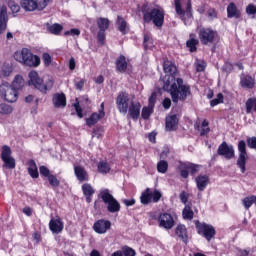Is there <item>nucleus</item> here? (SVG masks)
<instances>
[{
  "label": "nucleus",
  "mask_w": 256,
  "mask_h": 256,
  "mask_svg": "<svg viewBox=\"0 0 256 256\" xmlns=\"http://www.w3.org/2000/svg\"><path fill=\"white\" fill-rule=\"evenodd\" d=\"M163 70L165 73H168L162 79L163 90L170 93L173 103L185 101V99L191 95V86H189V84H184L183 79L175 78L177 66H175L173 62L165 60Z\"/></svg>",
  "instance_id": "obj_1"
},
{
  "label": "nucleus",
  "mask_w": 256,
  "mask_h": 256,
  "mask_svg": "<svg viewBox=\"0 0 256 256\" xmlns=\"http://www.w3.org/2000/svg\"><path fill=\"white\" fill-rule=\"evenodd\" d=\"M28 85L29 87H33L40 91V93H47V91H51L53 89V85L55 81L53 78H48L45 82L39 77V73L37 71H30L28 73Z\"/></svg>",
  "instance_id": "obj_2"
},
{
  "label": "nucleus",
  "mask_w": 256,
  "mask_h": 256,
  "mask_svg": "<svg viewBox=\"0 0 256 256\" xmlns=\"http://www.w3.org/2000/svg\"><path fill=\"white\" fill-rule=\"evenodd\" d=\"M15 61L25 65V67H39L41 65V58L37 55H33L31 50L23 48L20 52L14 53Z\"/></svg>",
  "instance_id": "obj_3"
},
{
  "label": "nucleus",
  "mask_w": 256,
  "mask_h": 256,
  "mask_svg": "<svg viewBox=\"0 0 256 256\" xmlns=\"http://www.w3.org/2000/svg\"><path fill=\"white\" fill-rule=\"evenodd\" d=\"M175 11L180 15L184 25H191L193 14L191 13V0H175Z\"/></svg>",
  "instance_id": "obj_4"
},
{
  "label": "nucleus",
  "mask_w": 256,
  "mask_h": 256,
  "mask_svg": "<svg viewBox=\"0 0 256 256\" xmlns=\"http://www.w3.org/2000/svg\"><path fill=\"white\" fill-rule=\"evenodd\" d=\"M98 197L102 199L103 203L106 205L108 213H119V211H121V203L115 199L109 189H101Z\"/></svg>",
  "instance_id": "obj_5"
},
{
  "label": "nucleus",
  "mask_w": 256,
  "mask_h": 256,
  "mask_svg": "<svg viewBox=\"0 0 256 256\" xmlns=\"http://www.w3.org/2000/svg\"><path fill=\"white\" fill-rule=\"evenodd\" d=\"M143 20L144 23H154L155 27H163L165 23V10L161 7H156L150 12L143 11Z\"/></svg>",
  "instance_id": "obj_6"
},
{
  "label": "nucleus",
  "mask_w": 256,
  "mask_h": 256,
  "mask_svg": "<svg viewBox=\"0 0 256 256\" xmlns=\"http://www.w3.org/2000/svg\"><path fill=\"white\" fill-rule=\"evenodd\" d=\"M198 37L202 45H213L219 41V33L213 28H200L198 29Z\"/></svg>",
  "instance_id": "obj_7"
},
{
  "label": "nucleus",
  "mask_w": 256,
  "mask_h": 256,
  "mask_svg": "<svg viewBox=\"0 0 256 256\" xmlns=\"http://www.w3.org/2000/svg\"><path fill=\"white\" fill-rule=\"evenodd\" d=\"M0 97L7 103H15L19 99V92L8 82L0 85Z\"/></svg>",
  "instance_id": "obj_8"
},
{
  "label": "nucleus",
  "mask_w": 256,
  "mask_h": 256,
  "mask_svg": "<svg viewBox=\"0 0 256 256\" xmlns=\"http://www.w3.org/2000/svg\"><path fill=\"white\" fill-rule=\"evenodd\" d=\"M195 227L198 235L205 237L208 241H211L215 237V227L205 222L195 221Z\"/></svg>",
  "instance_id": "obj_9"
},
{
  "label": "nucleus",
  "mask_w": 256,
  "mask_h": 256,
  "mask_svg": "<svg viewBox=\"0 0 256 256\" xmlns=\"http://www.w3.org/2000/svg\"><path fill=\"white\" fill-rule=\"evenodd\" d=\"M131 101L133 100H131L129 93L120 92L116 97V106L119 113H122V115H127V112L129 111V106L131 105Z\"/></svg>",
  "instance_id": "obj_10"
},
{
  "label": "nucleus",
  "mask_w": 256,
  "mask_h": 256,
  "mask_svg": "<svg viewBox=\"0 0 256 256\" xmlns=\"http://www.w3.org/2000/svg\"><path fill=\"white\" fill-rule=\"evenodd\" d=\"M1 159L3 161V167L5 169H15L17 167V163L15 162V158L11 156V148L7 145L2 147Z\"/></svg>",
  "instance_id": "obj_11"
},
{
  "label": "nucleus",
  "mask_w": 256,
  "mask_h": 256,
  "mask_svg": "<svg viewBox=\"0 0 256 256\" xmlns=\"http://www.w3.org/2000/svg\"><path fill=\"white\" fill-rule=\"evenodd\" d=\"M238 151H239V157L237 160V165L241 169V173H245L246 171L245 165H247V143H245V141L243 140L239 141Z\"/></svg>",
  "instance_id": "obj_12"
},
{
  "label": "nucleus",
  "mask_w": 256,
  "mask_h": 256,
  "mask_svg": "<svg viewBox=\"0 0 256 256\" xmlns=\"http://www.w3.org/2000/svg\"><path fill=\"white\" fill-rule=\"evenodd\" d=\"M103 117H105V102L101 103L98 112L92 113L90 117L86 119V125L88 127H93V125H97Z\"/></svg>",
  "instance_id": "obj_13"
},
{
  "label": "nucleus",
  "mask_w": 256,
  "mask_h": 256,
  "mask_svg": "<svg viewBox=\"0 0 256 256\" xmlns=\"http://www.w3.org/2000/svg\"><path fill=\"white\" fill-rule=\"evenodd\" d=\"M159 227L163 229H173L175 227V219L170 213H160L158 216Z\"/></svg>",
  "instance_id": "obj_14"
},
{
  "label": "nucleus",
  "mask_w": 256,
  "mask_h": 256,
  "mask_svg": "<svg viewBox=\"0 0 256 256\" xmlns=\"http://www.w3.org/2000/svg\"><path fill=\"white\" fill-rule=\"evenodd\" d=\"M217 154L229 161L235 157V148H233V145L227 144V142H222L218 147Z\"/></svg>",
  "instance_id": "obj_15"
},
{
  "label": "nucleus",
  "mask_w": 256,
  "mask_h": 256,
  "mask_svg": "<svg viewBox=\"0 0 256 256\" xmlns=\"http://www.w3.org/2000/svg\"><path fill=\"white\" fill-rule=\"evenodd\" d=\"M111 229V221L100 219L96 221L93 225V230L95 233H98V235H105Z\"/></svg>",
  "instance_id": "obj_16"
},
{
  "label": "nucleus",
  "mask_w": 256,
  "mask_h": 256,
  "mask_svg": "<svg viewBox=\"0 0 256 256\" xmlns=\"http://www.w3.org/2000/svg\"><path fill=\"white\" fill-rule=\"evenodd\" d=\"M49 229L52 231V233L59 235V233H62L63 229H65V224L63 223V220L57 216L56 218H52L50 220Z\"/></svg>",
  "instance_id": "obj_17"
},
{
  "label": "nucleus",
  "mask_w": 256,
  "mask_h": 256,
  "mask_svg": "<svg viewBox=\"0 0 256 256\" xmlns=\"http://www.w3.org/2000/svg\"><path fill=\"white\" fill-rule=\"evenodd\" d=\"M52 102L56 109H65L67 107V97L64 93H55L52 97Z\"/></svg>",
  "instance_id": "obj_18"
},
{
  "label": "nucleus",
  "mask_w": 256,
  "mask_h": 256,
  "mask_svg": "<svg viewBox=\"0 0 256 256\" xmlns=\"http://www.w3.org/2000/svg\"><path fill=\"white\" fill-rule=\"evenodd\" d=\"M127 113L134 121H137L141 115V103L132 100L130 102V106L128 107Z\"/></svg>",
  "instance_id": "obj_19"
},
{
  "label": "nucleus",
  "mask_w": 256,
  "mask_h": 256,
  "mask_svg": "<svg viewBox=\"0 0 256 256\" xmlns=\"http://www.w3.org/2000/svg\"><path fill=\"white\" fill-rule=\"evenodd\" d=\"M9 17L7 16V6H2L0 10V35H3L7 31V23Z\"/></svg>",
  "instance_id": "obj_20"
},
{
  "label": "nucleus",
  "mask_w": 256,
  "mask_h": 256,
  "mask_svg": "<svg viewBox=\"0 0 256 256\" xmlns=\"http://www.w3.org/2000/svg\"><path fill=\"white\" fill-rule=\"evenodd\" d=\"M240 86L242 89H253L255 87V78H253L251 75H241Z\"/></svg>",
  "instance_id": "obj_21"
},
{
  "label": "nucleus",
  "mask_w": 256,
  "mask_h": 256,
  "mask_svg": "<svg viewBox=\"0 0 256 256\" xmlns=\"http://www.w3.org/2000/svg\"><path fill=\"white\" fill-rule=\"evenodd\" d=\"M74 173L78 181L83 183V181H89V173L82 166H74Z\"/></svg>",
  "instance_id": "obj_22"
},
{
  "label": "nucleus",
  "mask_w": 256,
  "mask_h": 256,
  "mask_svg": "<svg viewBox=\"0 0 256 256\" xmlns=\"http://www.w3.org/2000/svg\"><path fill=\"white\" fill-rule=\"evenodd\" d=\"M195 183L198 191H203L207 189V185H209V176L199 175L195 178Z\"/></svg>",
  "instance_id": "obj_23"
},
{
  "label": "nucleus",
  "mask_w": 256,
  "mask_h": 256,
  "mask_svg": "<svg viewBox=\"0 0 256 256\" xmlns=\"http://www.w3.org/2000/svg\"><path fill=\"white\" fill-rule=\"evenodd\" d=\"M179 123V118L177 115H171L166 117V131H175Z\"/></svg>",
  "instance_id": "obj_24"
},
{
  "label": "nucleus",
  "mask_w": 256,
  "mask_h": 256,
  "mask_svg": "<svg viewBox=\"0 0 256 256\" xmlns=\"http://www.w3.org/2000/svg\"><path fill=\"white\" fill-rule=\"evenodd\" d=\"M20 6L24 11L33 12L37 11V1L35 0H21Z\"/></svg>",
  "instance_id": "obj_25"
},
{
  "label": "nucleus",
  "mask_w": 256,
  "mask_h": 256,
  "mask_svg": "<svg viewBox=\"0 0 256 256\" xmlns=\"http://www.w3.org/2000/svg\"><path fill=\"white\" fill-rule=\"evenodd\" d=\"M28 173L32 179L39 178V170L37 169V163H35V160L28 161Z\"/></svg>",
  "instance_id": "obj_26"
},
{
  "label": "nucleus",
  "mask_w": 256,
  "mask_h": 256,
  "mask_svg": "<svg viewBox=\"0 0 256 256\" xmlns=\"http://www.w3.org/2000/svg\"><path fill=\"white\" fill-rule=\"evenodd\" d=\"M82 191L86 197L87 203H91V197H93V195L95 194V190L93 189V186H91V184L89 183H85L82 186Z\"/></svg>",
  "instance_id": "obj_27"
},
{
  "label": "nucleus",
  "mask_w": 256,
  "mask_h": 256,
  "mask_svg": "<svg viewBox=\"0 0 256 256\" xmlns=\"http://www.w3.org/2000/svg\"><path fill=\"white\" fill-rule=\"evenodd\" d=\"M227 15L230 19H232V17L239 19L241 17V11L237 9L235 3H230L227 7Z\"/></svg>",
  "instance_id": "obj_28"
},
{
  "label": "nucleus",
  "mask_w": 256,
  "mask_h": 256,
  "mask_svg": "<svg viewBox=\"0 0 256 256\" xmlns=\"http://www.w3.org/2000/svg\"><path fill=\"white\" fill-rule=\"evenodd\" d=\"M116 69L119 73H125L127 71V59L125 56H120L116 60Z\"/></svg>",
  "instance_id": "obj_29"
},
{
  "label": "nucleus",
  "mask_w": 256,
  "mask_h": 256,
  "mask_svg": "<svg viewBox=\"0 0 256 256\" xmlns=\"http://www.w3.org/2000/svg\"><path fill=\"white\" fill-rule=\"evenodd\" d=\"M97 169L101 175H107L111 171V165H109V162L102 160L97 164Z\"/></svg>",
  "instance_id": "obj_30"
},
{
  "label": "nucleus",
  "mask_w": 256,
  "mask_h": 256,
  "mask_svg": "<svg viewBox=\"0 0 256 256\" xmlns=\"http://www.w3.org/2000/svg\"><path fill=\"white\" fill-rule=\"evenodd\" d=\"M12 87H14L16 91L23 89V87H25V79H23V76L16 75L12 81Z\"/></svg>",
  "instance_id": "obj_31"
},
{
  "label": "nucleus",
  "mask_w": 256,
  "mask_h": 256,
  "mask_svg": "<svg viewBox=\"0 0 256 256\" xmlns=\"http://www.w3.org/2000/svg\"><path fill=\"white\" fill-rule=\"evenodd\" d=\"M140 201L142 205H149V203H151V189L147 188L144 192H142L140 196Z\"/></svg>",
  "instance_id": "obj_32"
},
{
  "label": "nucleus",
  "mask_w": 256,
  "mask_h": 256,
  "mask_svg": "<svg viewBox=\"0 0 256 256\" xmlns=\"http://www.w3.org/2000/svg\"><path fill=\"white\" fill-rule=\"evenodd\" d=\"M144 49L153 51V48L155 47V43L153 42V37L149 34L144 35Z\"/></svg>",
  "instance_id": "obj_33"
},
{
  "label": "nucleus",
  "mask_w": 256,
  "mask_h": 256,
  "mask_svg": "<svg viewBox=\"0 0 256 256\" xmlns=\"http://www.w3.org/2000/svg\"><path fill=\"white\" fill-rule=\"evenodd\" d=\"M13 73V66L10 64H4L0 70V79L9 77Z\"/></svg>",
  "instance_id": "obj_34"
},
{
  "label": "nucleus",
  "mask_w": 256,
  "mask_h": 256,
  "mask_svg": "<svg viewBox=\"0 0 256 256\" xmlns=\"http://www.w3.org/2000/svg\"><path fill=\"white\" fill-rule=\"evenodd\" d=\"M176 235L184 242L187 241V227L183 224L178 225L176 228Z\"/></svg>",
  "instance_id": "obj_35"
},
{
  "label": "nucleus",
  "mask_w": 256,
  "mask_h": 256,
  "mask_svg": "<svg viewBox=\"0 0 256 256\" xmlns=\"http://www.w3.org/2000/svg\"><path fill=\"white\" fill-rule=\"evenodd\" d=\"M109 19L100 17L97 19V26L99 31H107L109 29Z\"/></svg>",
  "instance_id": "obj_36"
},
{
  "label": "nucleus",
  "mask_w": 256,
  "mask_h": 256,
  "mask_svg": "<svg viewBox=\"0 0 256 256\" xmlns=\"http://www.w3.org/2000/svg\"><path fill=\"white\" fill-rule=\"evenodd\" d=\"M182 167L183 169H188V171H190L192 175H195V173L199 171L201 165L185 162V163H182Z\"/></svg>",
  "instance_id": "obj_37"
},
{
  "label": "nucleus",
  "mask_w": 256,
  "mask_h": 256,
  "mask_svg": "<svg viewBox=\"0 0 256 256\" xmlns=\"http://www.w3.org/2000/svg\"><path fill=\"white\" fill-rule=\"evenodd\" d=\"M11 113H13L12 105L6 103L0 104V115H11Z\"/></svg>",
  "instance_id": "obj_38"
},
{
  "label": "nucleus",
  "mask_w": 256,
  "mask_h": 256,
  "mask_svg": "<svg viewBox=\"0 0 256 256\" xmlns=\"http://www.w3.org/2000/svg\"><path fill=\"white\" fill-rule=\"evenodd\" d=\"M117 25H118V29L121 33L125 34L127 33L126 29H127V21H125V19H123V17L118 16L117 17Z\"/></svg>",
  "instance_id": "obj_39"
},
{
  "label": "nucleus",
  "mask_w": 256,
  "mask_h": 256,
  "mask_svg": "<svg viewBox=\"0 0 256 256\" xmlns=\"http://www.w3.org/2000/svg\"><path fill=\"white\" fill-rule=\"evenodd\" d=\"M199 44V40L195 38H191L186 42V47L190 49L191 53H194V51H197V45Z\"/></svg>",
  "instance_id": "obj_40"
},
{
  "label": "nucleus",
  "mask_w": 256,
  "mask_h": 256,
  "mask_svg": "<svg viewBox=\"0 0 256 256\" xmlns=\"http://www.w3.org/2000/svg\"><path fill=\"white\" fill-rule=\"evenodd\" d=\"M167 169H169V163L165 160H161L157 164L158 173H167Z\"/></svg>",
  "instance_id": "obj_41"
},
{
  "label": "nucleus",
  "mask_w": 256,
  "mask_h": 256,
  "mask_svg": "<svg viewBox=\"0 0 256 256\" xmlns=\"http://www.w3.org/2000/svg\"><path fill=\"white\" fill-rule=\"evenodd\" d=\"M122 253V256H135L137 255V253L135 252V249L125 245L122 247V249L120 250Z\"/></svg>",
  "instance_id": "obj_42"
},
{
  "label": "nucleus",
  "mask_w": 256,
  "mask_h": 256,
  "mask_svg": "<svg viewBox=\"0 0 256 256\" xmlns=\"http://www.w3.org/2000/svg\"><path fill=\"white\" fill-rule=\"evenodd\" d=\"M182 215H183L184 219H188L189 221H191V219H193V216L195 215V213L189 206H185L182 211Z\"/></svg>",
  "instance_id": "obj_43"
},
{
  "label": "nucleus",
  "mask_w": 256,
  "mask_h": 256,
  "mask_svg": "<svg viewBox=\"0 0 256 256\" xmlns=\"http://www.w3.org/2000/svg\"><path fill=\"white\" fill-rule=\"evenodd\" d=\"M254 202H253V195L245 197L242 200V205L243 207L246 209V211H249V209H251V207L253 206Z\"/></svg>",
  "instance_id": "obj_44"
},
{
  "label": "nucleus",
  "mask_w": 256,
  "mask_h": 256,
  "mask_svg": "<svg viewBox=\"0 0 256 256\" xmlns=\"http://www.w3.org/2000/svg\"><path fill=\"white\" fill-rule=\"evenodd\" d=\"M7 5L12 13H19V11H21V6H19L15 0H8Z\"/></svg>",
  "instance_id": "obj_45"
},
{
  "label": "nucleus",
  "mask_w": 256,
  "mask_h": 256,
  "mask_svg": "<svg viewBox=\"0 0 256 256\" xmlns=\"http://www.w3.org/2000/svg\"><path fill=\"white\" fill-rule=\"evenodd\" d=\"M153 114V108L151 106H145L142 109V119H149L151 115Z\"/></svg>",
  "instance_id": "obj_46"
},
{
  "label": "nucleus",
  "mask_w": 256,
  "mask_h": 256,
  "mask_svg": "<svg viewBox=\"0 0 256 256\" xmlns=\"http://www.w3.org/2000/svg\"><path fill=\"white\" fill-rule=\"evenodd\" d=\"M195 67H196V71L198 73H201L203 71H205L206 67H207V63H205V61L203 60H196L195 62Z\"/></svg>",
  "instance_id": "obj_47"
},
{
  "label": "nucleus",
  "mask_w": 256,
  "mask_h": 256,
  "mask_svg": "<svg viewBox=\"0 0 256 256\" xmlns=\"http://www.w3.org/2000/svg\"><path fill=\"white\" fill-rule=\"evenodd\" d=\"M49 31L53 35H59V33L63 31V26H61V24H53L52 26L49 27Z\"/></svg>",
  "instance_id": "obj_48"
},
{
  "label": "nucleus",
  "mask_w": 256,
  "mask_h": 256,
  "mask_svg": "<svg viewBox=\"0 0 256 256\" xmlns=\"http://www.w3.org/2000/svg\"><path fill=\"white\" fill-rule=\"evenodd\" d=\"M256 99L250 98L246 101V113H251L253 111V107H255Z\"/></svg>",
  "instance_id": "obj_49"
},
{
  "label": "nucleus",
  "mask_w": 256,
  "mask_h": 256,
  "mask_svg": "<svg viewBox=\"0 0 256 256\" xmlns=\"http://www.w3.org/2000/svg\"><path fill=\"white\" fill-rule=\"evenodd\" d=\"M49 184L51 187H59V179H57V176L51 174L50 176L47 177Z\"/></svg>",
  "instance_id": "obj_50"
},
{
  "label": "nucleus",
  "mask_w": 256,
  "mask_h": 256,
  "mask_svg": "<svg viewBox=\"0 0 256 256\" xmlns=\"http://www.w3.org/2000/svg\"><path fill=\"white\" fill-rule=\"evenodd\" d=\"M209 122H207V120H204L202 122V126H201V131H200V135L201 136H205L209 134Z\"/></svg>",
  "instance_id": "obj_51"
},
{
  "label": "nucleus",
  "mask_w": 256,
  "mask_h": 256,
  "mask_svg": "<svg viewBox=\"0 0 256 256\" xmlns=\"http://www.w3.org/2000/svg\"><path fill=\"white\" fill-rule=\"evenodd\" d=\"M219 103H223V94L219 93L216 98L210 101L211 107H217Z\"/></svg>",
  "instance_id": "obj_52"
},
{
  "label": "nucleus",
  "mask_w": 256,
  "mask_h": 256,
  "mask_svg": "<svg viewBox=\"0 0 256 256\" xmlns=\"http://www.w3.org/2000/svg\"><path fill=\"white\" fill-rule=\"evenodd\" d=\"M161 192L159 190H154L153 192H151V199L153 201V203H159V201L161 200Z\"/></svg>",
  "instance_id": "obj_53"
},
{
  "label": "nucleus",
  "mask_w": 256,
  "mask_h": 256,
  "mask_svg": "<svg viewBox=\"0 0 256 256\" xmlns=\"http://www.w3.org/2000/svg\"><path fill=\"white\" fill-rule=\"evenodd\" d=\"M64 35L67 37V36H71V37H75L76 36H79L81 35V31L77 28H72L70 30H67L64 32Z\"/></svg>",
  "instance_id": "obj_54"
},
{
  "label": "nucleus",
  "mask_w": 256,
  "mask_h": 256,
  "mask_svg": "<svg viewBox=\"0 0 256 256\" xmlns=\"http://www.w3.org/2000/svg\"><path fill=\"white\" fill-rule=\"evenodd\" d=\"M49 1L51 0H36L38 10L43 11L49 5Z\"/></svg>",
  "instance_id": "obj_55"
},
{
  "label": "nucleus",
  "mask_w": 256,
  "mask_h": 256,
  "mask_svg": "<svg viewBox=\"0 0 256 256\" xmlns=\"http://www.w3.org/2000/svg\"><path fill=\"white\" fill-rule=\"evenodd\" d=\"M39 171H40V175H42V177L48 178L51 175V171H49V168H47V166H40Z\"/></svg>",
  "instance_id": "obj_56"
},
{
  "label": "nucleus",
  "mask_w": 256,
  "mask_h": 256,
  "mask_svg": "<svg viewBox=\"0 0 256 256\" xmlns=\"http://www.w3.org/2000/svg\"><path fill=\"white\" fill-rule=\"evenodd\" d=\"M74 84H75L76 89L81 91V89H83V87H85V80H83L81 78H76L74 80Z\"/></svg>",
  "instance_id": "obj_57"
},
{
  "label": "nucleus",
  "mask_w": 256,
  "mask_h": 256,
  "mask_svg": "<svg viewBox=\"0 0 256 256\" xmlns=\"http://www.w3.org/2000/svg\"><path fill=\"white\" fill-rule=\"evenodd\" d=\"M42 60H43V63L46 67H49V65H51V55L49 53H44L42 55Z\"/></svg>",
  "instance_id": "obj_58"
},
{
  "label": "nucleus",
  "mask_w": 256,
  "mask_h": 256,
  "mask_svg": "<svg viewBox=\"0 0 256 256\" xmlns=\"http://www.w3.org/2000/svg\"><path fill=\"white\" fill-rule=\"evenodd\" d=\"M157 101V93L153 92L151 96L149 97V104L148 107H152V109L155 108V102Z\"/></svg>",
  "instance_id": "obj_59"
},
{
  "label": "nucleus",
  "mask_w": 256,
  "mask_h": 256,
  "mask_svg": "<svg viewBox=\"0 0 256 256\" xmlns=\"http://www.w3.org/2000/svg\"><path fill=\"white\" fill-rule=\"evenodd\" d=\"M179 169H180L181 177L183 179H187V177H189V169L188 168H183V163L180 164Z\"/></svg>",
  "instance_id": "obj_60"
},
{
  "label": "nucleus",
  "mask_w": 256,
  "mask_h": 256,
  "mask_svg": "<svg viewBox=\"0 0 256 256\" xmlns=\"http://www.w3.org/2000/svg\"><path fill=\"white\" fill-rule=\"evenodd\" d=\"M179 197L181 203H184V205L187 204V202L189 201V194H187V192L185 191L181 192Z\"/></svg>",
  "instance_id": "obj_61"
},
{
  "label": "nucleus",
  "mask_w": 256,
  "mask_h": 256,
  "mask_svg": "<svg viewBox=\"0 0 256 256\" xmlns=\"http://www.w3.org/2000/svg\"><path fill=\"white\" fill-rule=\"evenodd\" d=\"M97 39H98V43H105V31L103 30H99L98 34H97Z\"/></svg>",
  "instance_id": "obj_62"
},
{
  "label": "nucleus",
  "mask_w": 256,
  "mask_h": 256,
  "mask_svg": "<svg viewBox=\"0 0 256 256\" xmlns=\"http://www.w3.org/2000/svg\"><path fill=\"white\" fill-rule=\"evenodd\" d=\"M68 67L70 71H75V67H77V63L75 62V58L71 57L69 59Z\"/></svg>",
  "instance_id": "obj_63"
},
{
  "label": "nucleus",
  "mask_w": 256,
  "mask_h": 256,
  "mask_svg": "<svg viewBox=\"0 0 256 256\" xmlns=\"http://www.w3.org/2000/svg\"><path fill=\"white\" fill-rule=\"evenodd\" d=\"M249 253H251V250L250 249H245V250H243V249H238V253H237V255L238 256H249Z\"/></svg>",
  "instance_id": "obj_64"
}]
</instances>
